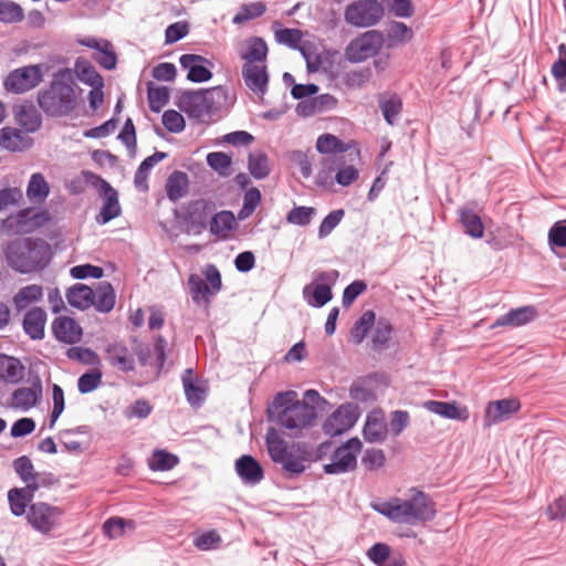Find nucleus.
<instances>
[{
    "label": "nucleus",
    "mask_w": 566,
    "mask_h": 566,
    "mask_svg": "<svg viewBox=\"0 0 566 566\" xmlns=\"http://www.w3.org/2000/svg\"><path fill=\"white\" fill-rule=\"evenodd\" d=\"M99 293L97 301L94 300L95 308L101 313H108L115 305V292L113 285H98Z\"/></svg>",
    "instance_id": "3c124183"
},
{
    "label": "nucleus",
    "mask_w": 566,
    "mask_h": 566,
    "mask_svg": "<svg viewBox=\"0 0 566 566\" xmlns=\"http://www.w3.org/2000/svg\"><path fill=\"white\" fill-rule=\"evenodd\" d=\"M413 36L415 32L411 27L405 22L391 20V49L411 42Z\"/></svg>",
    "instance_id": "79ce46f5"
},
{
    "label": "nucleus",
    "mask_w": 566,
    "mask_h": 566,
    "mask_svg": "<svg viewBox=\"0 0 566 566\" xmlns=\"http://www.w3.org/2000/svg\"><path fill=\"white\" fill-rule=\"evenodd\" d=\"M43 296L42 285H24L14 296L13 304L17 311L25 310L30 304L40 301Z\"/></svg>",
    "instance_id": "4c0bfd02"
},
{
    "label": "nucleus",
    "mask_w": 566,
    "mask_h": 566,
    "mask_svg": "<svg viewBox=\"0 0 566 566\" xmlns=\"http://www.w3.org/2000/svg\"><path fill=\"white\" fill-rule=\"evenodd\" d=\"M181 381L187 402L191 407H200L206 400V390L199 385L192 368H187L184 371Z\"/></svg>",
    "instance_id": "cd10ccee"
},
{
    "label": "nucleus",
    "mask_w": 566,
    "mask_h": 566,
    "mask_svg": "<svg viewBox=\"0 0 566 566\" xmlns=\"http://www.w3.org/2000/svg\"><path fill=\"white\" fill-rule=\"evenodd\" d=\"M33 139L15 127L6 126L0 129V147L8 151H23L31 147Z\"/></svg>",
    "instance_id": "5701e85b"
},
{
    "label": "nucleus",
    "mask_w": 566,
    "mask_h": 566,
    "mask_svg": "<svg viewBox=\"0 0 566 566\" xmlns=\"http://www.w3.org/2000/svg\"><path fill=\"white\" fill-rule=\"evenodd\" d=\"M148 102L149 108L159 113L163 107L169 102V90L165 86H151L148 85Z\"/></svg>",
    "instance_id": "a18cd8bd"
},
{
    "label": "nucleus",
    "mask_w": 566,
    "mask_h": 566,
    "mask_svg": "<svg viewBox=\"0 0 566 566\" xmlns=\"http://www.w3.org/2000/svg\"><path fill=\"white\" fill-rule=\"evenodd\" d=\"M375 319L376 315L373 311L364 312L350 329V342L355 345L361 344L374 326Z\"/></svg>",
    "instance_id": "c9c22d12"
},
{
    "label": "nucleus",
    "mask_w": 566,
    "mask_h": 566,
    "mask_svg": "<svg viewBox=\"0 0 566 566\" xmlns=\"http://www.w3.org/2000/svg\"><path fill=\"white\" fill-rule=\"evenodd\" d=\"M389 343V324L379 321L373 337H371V349L375 353H381L387 348Z\"/></svg>",
    "instance_id": "bf43d9fd"
},
{
    "label": "nucleus",
    "mask_w": 566,
    "mask_h": 566,
    "mask_svg": "<svg viewBox=\"0 0 566 566\" xmlns=\"http://www.w3.org/2000/svg\"><path fill=\"white\" fill-rule=\"evenodd\" d=\"M408 499L391 497V521L417 525L431 522L437 516L436 502L432 497L417 488L409 490Z\"/></svg>",
    "instance_id": "20e7f679"
},
{
    "label": "nucleus",
    "mask_w": 566,
    "mask_h": 566,
    "mask_svg": "<svg viewBox=\"0 0 566 566\" xmlns=\"http://www.w3.org/2000/svg\"><path fill=\"white\" fill-rule=\"evenodd\" d=\"M153 411V406L149 403L146 399H137L134 401L130 406H128L125 411L124 416L127 419H145L147 418Z\"/></svg>",
    "instance_id": "e2e57ef3"
},
{
    "label": "nucleus",
    "mask_w": 566,
    "mask_h": 566,
    "mask_svg": "<svg viewBox=\"0 0 566 566\" xmlns=\"http://www.w3.org/2000/svg\"><path fill=\"white\" fill-rule=\"evenodd\" d=\"M221 287L222 285H191V298L197 305H203L207 308Z\"/></svg>",
    "instance_id": "37998d69"
},
{
    "label": "nucleus",
    "mask_w": 566,
    "mask_h": 566,
    "mask_svg": "<svg viewBox=\"0 0 566 566\" xmlns=\"http://www.w3.org/2000/svg\"><path fill=\"white\" fill-rule=\"evenodd\" d=\"M53 409L50 415L49 428L52 429L65 409L64 391L61 386L54 384L52 387Z\"/></svg>",
    "instance_id": "6e6d98bb"
},
{
    "label": "nucleus",
    "mask_w": 566,
    "mask_h": 566,
    "mask_svg": "<svg viewBox=\"0 0 566 566\" xmlns=\"http://www.w3.org/2000/svg\"><path fill=\"white\" fill-rule=\"evenodd\" d=\"M384 43L379 31L370 30L349 42L345 49V57L352 63L363 62L378 53Z\"/></svg>",
    "instance_id": "9b49d317"
},
{
    "label": "nucleus",
    "mask_w": 566,
    "mask_h": 566,
    "mask_svg": "<svg viewBox=\"0 0 566 566\" xmlns=\"http://www.w3.org/2000/svg\"><path fill=\"white\" fill-rule=\"evenodd\" d=\"M53 409L50 415L49 428L52 429L65 409L64 391L61 386L54 384L52 387Z\"/></svg>",
    "instance_id": "5fc2aeb1"
},
{
    "label": "nucleus",
    "mask_w": 566,
    "mask_h": 566,
    "mask_svg": "<svg viewBox=\"0 0 566 566\" xmlns=\"http://www.w3.org/2000/svg\"><path fill=\"white\" fill-rule=\"evenodd\" d=\"M303 298L312 307H323L333 298L332 285H304Z\"/></svg>",
    "instance_id": "2f4dec72"
},
{
    "label": "nucleus",
    "mask_w": 566,
    "mask_h": 566,
    "mask_svg": "<svg viewBox=\"0 0 566 566\" xmlns=\"http://www.w3.org/2000/svg\"><path fill=\"white\" fill-rule=\"evenodd\" d=\"M188 191V176L182 171H174L167 179L166 193L171 201H177Z\"/></svg>",
    "instance_id": "f704fd0d"
},
{
    "label": "nucleus",
    "mask_w": 566,
    "mask_h": 566,
    "mask_svg": "<svg viewBox=\"0 0 566 566\" xmlns=\"http://www.w3.org/2000/svg\"><path fill=\"white\" fill-rule=\"evenodd\" d=\"M242 75L245 85L255 94L263 95L266 91L269 76L264 64L244 63Z\"/></svg>",
    "instance_id": "b1692460"
},
{
    "label": "nucleus",
    "mask_w": 566,
    "mask_h": 566,
    "mask_svg": "<svg viewBox=\"0 0 566 566\" xmlns=\"http://www.w3.org/2000/svg\"><path fill=\"white\" fill-rule=\"evenodd\" d=\"M106 360L108 364L123 371L130 373L135 370V358L128 347L123 343L108 344L105 349Z\"/></svg>",
    "instance_id": "412c9836"
},
{
    "label": "nucleus",
    "mask_w": 566,
    "mask_h": 566,
    "mask_svg": "<svg viewBox=\"0 0 566 566\" xmlns=\"http://www.w3.org/2000/svg\"><path fill=\"white\" fill-rule=\"evenodd\" d=\"M268 55V45L261 38H252L248 42L247 50L241 53L245 63L264 64Z\"/></svg>",
    "instance_id": "e433bc0d"
},
{
    "label": "nucleus",
    "mask_w": 566,
    "mask_h": 566,
    "mask_svg": "<svg viewBox=\"0 0 566 566\" xmlns=\"http://www.w3.org/2000/svg\"><path fill=\"white\" fill-rule=\"evenodd\" d=\"M315 213V208L304 206L295 207L287 213L286 220L292 224L307 226L311 223Z\"/></svg>",
    "instance_id": "13d9d810"
},
{
    "label": "nucleus",
    "mask_w": 566,
    "mask_h": 566,
    "mask_svg": "<svg viewBox=\"0 0 566 566\" xmlns=\"http://www.w3.org/2000/svg\"><path fill=\"white\" fill-rule=\"evenodd\" d=\"M62 515L63 511L60 507L35 502L28 509L27 521L33 530L48 535L60 525Z\"/></svg>",
    "instance_id": "9d476101"
},
{
    "label": "nucleus",
    "mask_w": 566,
    "mask_h": 566,
    "mask_svg": "<svg viewBox=\"0 0 566 566\" xmlns=\"http://www.w3.org/2000/svg\"><path fill=\"white\" fill-rule=\"evenodd\" d=\"M359 416L360 409L356 403H343L325 419L323 431L329 437L340 436L355 426Z\"/></svg>",
    "instance_id": "ddd939ff"
},
{
    "label": "nucleus",
    "mask_w": 566,
    "mask_h": 566,
    "mask_svg": "<svg viewBox=\"0 0 566 566\" xmlns=\"http://www.w3.org/2000/svg\"><path fill=\"white\" fill-rule=\"evenodd\" d=\"M361 447V441L357 437L347 440L333 452L331 463L323 467L324 472L340 474L353 471L357 465V454Z\"/></svg>",
    "instance_id": "f8f14e48"
},
{
    "label": "nucleus",
    "mask_w": 566,
    "mask_h": 566,
    "mask_svg": "<svg viewBox=\"0 0 566 566\" xmlns=\"http://www.w3.org/2000/svg\"><path fill=\"white\" fill-rule=\"evenodd\" d=\"M234 469L244 485L254 486L264 479V469L250 454H243L235 460Z\"/></svg>",
    "instance_id": "a211bd4d"
},
{
    "label": "nucleus",
    "mask_w": 566,
    "mask_h": 566,
    "mask_svg": "<svg viewBox=\"0 0 566 566\" xmlns=\"http://www.w3.org/2000/svg\"><path fill=\"white\" fill-rule=\"evenodd\" d=\"M549 520L552 521H564L566 520V493L555 499L546 511Z\"/></svg>",
    "instance_id": "774afa93"
},
{
    "label": "nucleus",
    "mask_w": 566,
    "mask_h": 566,
    "mask_svg": "<svg viewBox=\"0 0 566 566\" xmlns=\"http://www.w3.org/2000/svg\"><path fill=\"white\" fill-rule=\"evenodd\" d=\"M76 85L69 69L54 74L51 84L38 93L40 108L51 117L70 115L77 105Z\"/></svg>",
    "instance_id": "7ed1b4c3"
},
{
    "label": "nucleus",
    "mask_w": 566,
    "mask_h": 566,
    "mask_svg": "<svg viewBox=\"0 0 566 566\" xmlns=\"http://www.w3.org/2000/svg\"><path fill=\"white\" fill-rule=\"evenodd\" d=\"M24 366L19 358L0 354V380L9 384H18L22 380Z\"/></svg>",
    "instance_id": "c85d7f7f"
},
{
    "label": "nucleus",
    "mask_w": 566,
    "mask_h": 566,
    "mask_svg": "<svg viewBox=\"0 0 566 566\" xmlns=\"http://www.w3.org/2000/svg\"><path fill=\"white\" fill-rule=\"evenodd\" d=\"M66 356L70 359H73V360H76V361H80V363H83L86 365L95 364L98 358L97 354L93 349H91L88 347H77V346L70 347L66 350Z\"/></svg>",
    "instance_id": "0e129e2a"
},
{
    "label": "nucleus",
    "mask_w": 566,
    "mask_h": 566,
    "mask_svg": "<svg viewBox=\"0 0 566 566\" xmlns=\"http://www.w3.org/2000/svg\"><path fill=\"white\" fill-rule=\"evenodd\" d=\"M67 302L78 310H86L94 304L95 292L91 285H72L66 293Z\"/></svg>",
    "instance_id": "7c9ffc66"
},
{
    "label": "nucleus",
    "mask_w": 566,
    "mask_h": 566,
    "mask_svg": "<svg viewBox=\"0 0 566 566\" xmlns=\"http://www.w3.org/2000/svg\"><path fill=\"white\" fill-rule=\"evenodd\" d=\"M46 323V313L42 307L30 308L23 317L22 327L24 333L33 340L44 338V328Z\"/></svg>",
    "instance_id": "393cba45"
},
{
    "label": "nucleus",
    "mask_w": 566,
    "mask_h": 566,
    "mask_svg": "<svg viewBox=\"0 0 566 566\" xmlns=\"http://www.w3.org/2000/svg\"><path fill=\"white\" fill-rule=\"evenodd\" d=\"M182 69L188 71L187 80L201 83L212 77L210 66L212 63L205 56L198 54H184L179 59Z\"/></svg>",
    "instance_id": "dca6fc26"
},
{
    "label": "nucleus",
    "mask_w": 566,
    "mask_h": 566,
    "mask_svg": "<svg viewBox=\"0 0 566 566\" xmlns=\"http://www.w3.org/2000/svg\"><path fill=\"white\" fill-rule=\"evenodd\" d=\"M22 19L23 11L19 4L8 0H0V21L13 23Z\"/></svg>",
    "instance_id": "864d4df0"
},
{
    "label": "nucleus",
    "mask_w": 566,
    "mask_h": 566,
    "mask_svg": "<svg viewBox=\"0 0 566 566\" xmlns=\"http://www.w3.org/2000/svg\"><path fill=\"white\" fill-rule=\"evenodd\" d=\"M13 468L23 482L34 480L38 474L34 472L32 461L27 455H21L13 461Z\"/></svg>",
    "instance_id": "680f3d73"
},
{
    "label": "nucleus",
    "mask_w": 566,
    "mask_h": 566,
    "mask_svg": "<svg viewBox=\"0 0 566 566\" xmlns=\"http://www.w3.org/2000/svg\"><path fill=\"white\" fill-rule=\"evenodd\" d=\"M42 396V384L39 377H36L32 387H21L15 389L11 397V406L15 409L27 411L33 408Z\"/></svg>",
    "instance_id": "a878e982"
},
{
    "label": "nucleus",
    "mask_w": 566,
    "mask_h": 566,
    "mask_svg": "<svg viewBox=\"0 0 566 566\" xmlns=\"http://www.w3.org/2000/svg\"><path fill=\"white\" fill-rule=\"evenodd\" d=\"M354 146V143H345L332 134H323L316 140V149L322 159L315 177L317 186L329 188L333 186V175L343 164L344 154Z\"/></svg>",
    "instance_id": "39448f33"
},
{
    "label": "nucleus",
    "mask_w": 566,
    "mask_h": 566,
    "mask_svg": "<svg viewBox=\"0 0 566 566\" xmlns=\"http://www.w3.org/2000/svg\"><path fill=\"white\" fill-rule=\"evenodd\" d=\"M43 65H27L11 71L4 80L9 92L24 93L36 87L43 81Z\"/></svg>",
    "instance_id": "4468645a"
},
{
    "label": "nucleus",
    "mask_w": 566,
    "mask_h": 566,
    "mask_svg": "<svg viewBox=\"0 0 566 566\" xmlns=\"http://www.w3.org/2000/svg\"><path fill=\"white\" fill-rule=\"evenodd\" d=\"M8 501L10 511L14 516L27 515V507H29L32 502L24 493H20L18 488L11 489L8 492Z\"/></svg>",
    "instance_id": "49530a36"
},
{
    "label": "nucleus",
    "mask_w": 566,
    "mask_h": 566,
    "mask_svg": "<svg viewBox=\"0 0 566 566\" xmlns=\"http://www.w3.org/2000/svg\"><path fill=\"white\" fill-rule=\"evenodd\" d=\"M234 224L235 219L232 212L220 211L216 213L210 221V232L218 237L226 238Z\"/></svg>",
    "instance_id": "ea45409f"
},
{
    "label": "nucleus",
    "mask_w": 566,
    "mask_h": 566,
    "mask_svg": "<svg viewBox=\"0 0 566 566\" xmlns=\"http://www.w3.org/2000/svg\"><path fill=\"white\" fill-rule=\"evenodd\" d=\"M265 6L262 2H251L243 4L240 11L233 17L232 21L235 24L243 23L251 19L261 17L265 12Z\"/></svg>",
    "instance_id": "8fccbe9b"
},
{
    "label": "nucleus",
    "mask_w": 566,
    "mask_h": 566,
    "mask_svg": "<svg viewBox=\"0 0 566 566\" xmlns=\"http://www.w3.org/2000/svg\"><path fill=\"white\" fill-rule=\"evenodd\" d=\"M75 69L81 82L92 87L103 86L102 76L96 72V70L92 65L77 61L75 64Z\"/></svg>",
    "instance_id": "09e8293b"
},
{
    "label": "nucleus",
    "mask_w": 566,
    "mask_h": 566,
    "mask_svg": "<svg viewBox=\"0 0 566 566\" xmlns=\"http://www.w3.org/2000/svg\"><path fill=\"white\" fill-rule=\"evenodd\" d=\"M249 170L256 179H263L270 174L269 159L263 153L250 154Z\"/></svg>",
    "instance_id": "de8ad7c7"
},
{
    "label": "nucleus",
    "mask_w": 566,
    "mask_h": 566,
    "mask_svg": "<svg viewBox=\"0 0 566 566\" xmlns=\"http://www.w3.org/2000/svg\"><path fill=\"white\" fill-rule=\"evenodd\" d=\"M302 32L297 29H281L275 32V40L292 49H297L302 40Z\"/></svg>",
    "instance_id": "69168bd1"
},
{
    "label": "nucleus",
    "mask_w": 566,
    "mask_h": 566,
    "mask_svg": "<svg viewBox=\"0 0 566 566\" xmlns=\"http://www.w3.org/2000/svg\"><path fill=\"white\" fill-rule=\"evenodd\" d=\"M345 212L343 209H337L329 212L324 220L322 221L318 228V237L325 238L327 237L342 221Z\"/></svg>",
    "instance_id": "338daca9"
},
{
    "label": "nucleus",
    "mask_w": 566,
    "mask_h": 566,
    "mask_svg": "<svg viewBox=\"0 0 566 566\" xmlns=\"http://www.w3.org/2000/svg\"><path fill=\"white\" fill-rule=\"evenodd\" d=\"M521 401L517 398H504L490 401L484 410L483 427L490 428L511 419L521 410Z\"/></svg>",
    "instance_id": "2eb2a0df"
},
{
    "label": "nucleus",
    "mask_w": 566,
    "mask_h": 566,
    "mask_svg": "<svg viewBox=\"0 0 566 566\" xmlns=\"http://www.w3.org/2000/svg\"><path fill=\"white\" fill-rule=\"evenodd\" d=\"M82 175L86 185L95 188L103 199V206L96 216V222L105 224L117 218L122 212L117 191L109 182L90 170H83Z\"/></svg>",
    "instance_id": "0eeeda50"
},
{
    "label": "nucleus",
    "mask_w": 566,
    "mask_h": 566,
    "mask_svg": "<svg viewBox=\"0 0 566 566\" xmlns=\"http://www.w3.org/2000/svg\"><path fill=\"white\" fill-rule=\"evenodd\" d=\"M426 410L444 419L465 422L470 418L469 409L458 401L427 400L423 402Z\"/></svg>",
    "instance_id": "6ab92c4d"
},
{
    "label": "nucleus",
    "mask_w": 566,
    "mask_h": 566,
    "mask_svg": "<svg viewBox=\"0 0 566 566\" xmlns=\"http://www.w3.org/2000/svg\"><path fill=\"white\" fill-rule=\"evenodd\" d=\"M93 59L106 70H113L117 62L113 46L111 42L106 40H103L101 49L93 54Z\"/></svg>",
    "instance_id": "603ef678"
},
{
    "label": "nucleus",
    "mask_w": 566,
    "mask_h": 566,
    "mask_svg": "<svg viewBox=\"0 0 566 566\" xmlns=\"http://www.w3.org/2000/svg\"><path fill=\"white\" fill-rule=\"evenodd\" d=\"M179 462L177 455L165 450H156L148 462L151 471H168L174 469Z\"/></svg>",
    "instance_id": "a19ab883"
},
{
    "label": "nucleus",
    "mask_w": 566,
    "mask_h": 566,
    "mask_svg": "<svg viewBox=\"0 0 566 566\" xmlns=\"http://www.w3.org/2000/svg\"><path fill=\"white\" fill-rule=\"evenodd\" d=\"M208 165L220 175L228 176L230 174L231 157L224 153L216 151L207 156Z\"/></svg>",
    "instance_id": "052dcab7"
},
{
    "label": "nucleus",
    "mask_w": 566,
    "mask_h": 566,
    "mask_svg": "<svg viewBox=\"0 0 566 566\" xmlns=\"http://www.w3.org/2000/svg\"><path fill=\"white\" fill-rule=\"evenodd\" d=\"M221 95L219 87L185 92L180 96L179 107L190 117L203 120L216 108V101Z\"/></svg>",
    "instance_id": "6e6552de"
},
{
    "label": "nucleus",
    "mask_w": 566,
    "mask_h": 566,
    "mask_svg": "<svg viewBox=\"0 0 566 566\" xmlns=\"http://www.w3.org/2000/svg\"><path fill=\"white\" fill-rule=\"evenodd\" d=\"M14 119L27 134L36 132L42 124V118L36 107L31 103L14 107Z\"/></svg>",
    "instance_id": "bb28decb"
},
{
    "label": "nucleus",
    "mask_w": 566,
    "mask_h": 566,
    "mask_svg": "<svg viewBox=\"0 0 566 566\" xmlns=\"http://www.w3.org/2000/svg\"><path fill=\"white\" fill-rule=\"evenodd\" d=\"M552 252L558 258H566V219L553 223L547 233Z\"/></svg>",
    "instance_id": "c756f323"
},
{
    "label": "nucleus",
    "mask_w": 566,
    "mask_h": 566,
    "mask_svg": "<svg viewBox=\"0 0 566 566\" xmlns=\"http://www.w3.org/2000/svg\"><path fill=\"white\" fill-rule=\"evenodd\" d=\"M387 423L381 409H373L368 412L363 428L364 439L369 443L381 442L387 437Z\"/></svg>",
    "instance_id": "4be33fe9"
},
{
    "label": "nucleus",
    "mask_w": 566,
    "mask_h": 566,
    "mask_svg": "<svg viewBox=\"0 0 566 566\" xmlns=\"http://www.w3.org/2000/svg\"><path fill=\"white\" fill-rule=\"evenodd\" d=\"M265 444L271 460L282 467L287 478L298 476L306 470L307 452L300 447L289 448L275 428L268 429Z\"/></svg>",
    "instance_id": "423d86ee"
},
{
    "label": "nucleus",
    "mask_w": 566,
    "mask_h": 566,
    "mask_svg": "<svg viewBox=\"0 0 566 566\" xmlns=\"http://www.w3.org/2000/svg\"><path fill=\"white\" fill-rule=\"evenodd\" d=\"M382 14L384 9L377 0H357L346 7L344 19L353 27L367 28L376 24Z\"/></svg>",
    "instance_id": "1a4fd4ad"
},
{
    "label": "nucleus",
    "mask_w": 566,
    "mask_h": 566,
    "mask_svg": "<svg viewBox=\"0 0 566 566\" xmlns=\"http://www.w3.org/2000/svg\"><path fill=\"white\" fill-rule=\"evenodd\" d=\"M53 409L50 415L49 428L52 429L65 409L64 391L61 386L54 384L52 387Z\"/></svg>",
    "instance_id": "4d7b16f0"
},
{
    "label": "nucleus",
    "mask_w": 566,
    "mask_h": 566,
    "mask_svg": "<svg viewBox=\"0 0 566 566\" xmlns=\"http://www.w3.org/2000/svg\"><path fill=\"white\" fill-rule=\"evenodd\" d=\"M50 192V187L43 175L35 172L31 176L28 187L27 196L31 201L42 202Z\"/></svg>",
    "instance_id": "58836bf2"
},
{
    "label": "nucleus",
    "mask_w": 566,
    "mask_h": 566,
    "mask_svg": "<svg viewBox=\"0 0 566 566\" xmlns=\"http://www.w3.org/2000/svg\"><path fill=\"white\" fill-rule=\"evenodd\" d=\"M10 268L21 273L41 271L52 259L51 245L40 238H17L4 250Z\"/></svg>",
    "instance_id": "f03ea898"
},
{
    "label": "nucleus",
    "mask_w": 566,
    "mask_h": 566,
    "mask_svg": "<svg viewBox=\"0 0 566 566\" xmlns=\"http://www.w3.org/2000/svg\"><path fill=\"white\" fill-rule=\"evenodd\" d=\"M538 316V311L534 305H524L516 308H511L507 313L501 315L491 325V328L503 326L522 327L534 322Z\"/></svg>",
    "instance_id": "f3484780"
},
{
    "label": "nucleus",
    "mask_w": 566,
    "mask_h": 566,
    "mask_svg": "<svg viewBox=\"0 0 566 566\" xmlns=\"http://www.w3.org/2000/svg\"><path fill=\"white\" fill-rule=\"evenodd\" d=\"M52 334L56 340L73 345L81 340L83 331L75 319L59 316L52 322Z\"/></svg>",
    "instance_id": "aec40b11"
},
{
    "label": "nucleus",
    "mask_w": 566,
    "mask_h": 566,
    "mask_svg": "<svg viewBox=\"0 0 566 566\" xmlns=\"http://www.w3.org/2000/svg\"><path fill=\"white\" fill-rule=\"evenodd\" d=\"M103 373L95 368L91 369L77 379V389L81 394H88L97 389L102 385Z\"/></svg>",
    "instance_id": "c03bdc74"
},
{
    "label": "nucleus",
    "mask_w": 566,
    "mask_h": 566,
    "mask_svg": "<svg viewBox=\"0 0 566 566\" xmlns=\"http://www.w3.org/2000/svg\"><path fill=\"white\" fill-rule=\"evenodd\" d=\"M315 418L316 411L313 406L301 402L294 390L277 392L266 409L268 421L286 430L310 427Z\"/></svg>",
    "instance_id": "f257e3e1"
},
{
    "label": "nucleus",
    "mask_w": 566,
    "mask_h": 566,
    "mask_svg": "<svg viewBox=\"0 0 566 566\" xmlns=\"http://www.w3.org/2000/svg\"><path fill=\"white\" fill-rule=\"evenodd\" d=\"M166 157H167L166 153L156 151L155 154L145 158L142 161V164L139 165V167L136 170L135 176H134V184L138 190H140V191L148 190L147 179H148L151 168L155 165H157L159 161L165 159Z\"/></svg>",
    "instance_id": "72a5a7b5"
},
{
    "label": "nucleus",
    "mask_w": 566,
    "mask_h": 566,
    "mask_svg": "<svg viewBox=\"0 0 566 566\" xmlns=\"http://www.w3.org/2000/svg\"><path fill=\"white\" fill-rule=\"evenodd\" d=\"M460 222L469 237L473 239H480L483 237V221L472 208L463 207L460 209Z\"/></svg>",
    "instance_id": "473e14b6"
}]
</instances>
